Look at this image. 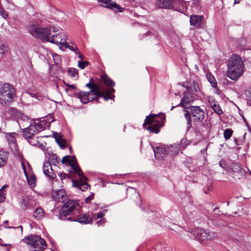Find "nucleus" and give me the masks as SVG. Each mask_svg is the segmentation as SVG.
<instances>
[{"label": "nucleus", "instance_id": "45", "mask_svg": "<svg viewBox=\"0 0 251 251\" xmlns=\"http://www.w3.org/2000/svg\"><path fill=\"white\" fill-rule=\"evenodd\" d=\"M0 15L4 19H6L8 15L3 8L0 6Z\"/></svg>", "mask_w": 251, "mask_h": 251}, {"label": "nucleus", "instance_id": "59", "mask_svg": "<svg viewBox=\"0 0 251 251\" xmlns=\"http://www.w3.org/2000/svg\"><path fill=\"white\" fill-rule=\"evenodd\" d=\"M213 88H214L215 91H216V93L218 94H220L221 92L219 89L218 88L217 86V84H216V86H212Z\"/></svg>", "mask_w": 251, "mask_h": 251}, {"label": "nucleus", "instance_id": "22", "mask_svg": "<svg viewBox=\"0 0 251 251\" xmlns=\"http://www.w3.org/2000/svg\"><path fill=\"white\" fill-rule=\"evenodd\" d=\"M202 20V16L191 15L190 19V24L191 25L199 27L201 25Z\"/></svg>", "mask_w": 251, "mask_h": 251}, {"label": "nucleus", "instance_id": "41", "mask_svg": "<svg viewBox=\"0 0 251 251\" xmlns=\"http://www.w3.org/2000/svg\"><path fill=\"white\" fill-rule=\"evenodd\" d=\"M16 135V133H12V134H11V133H8L7 135H6V137L7 138L10 140L11 142H13L14 143L15 141V135Z\"/></svg>", "mask_w": 251, "mask_h": 251}, {"label": "nucleus", "instance_id": "54", "mask_svg": "<svg viewBox=\"0 0 251 251\" xmlns=\"http://www.w3.org/2000/svg\"><path fill=\"white\" fill-rule=\"evenodd\" d=\"M94 197V194L91 195L90 196L88 197L85 199V202L87 203H89L90 202L91 200H92Z\"/></svg>", "mask_w": 251, "mask_h": 251}, {"label": "nucleus", "instance_id": "39", "mask_svg": "<svg viewBox=\"0 0 251 251\" xmlns=\"http://www.w3.org/2000/svg\"><path fill=\"white\" fill-rule=\"evenodd\" d=\"M6 192L2 189H0V203L3 202L5 200Z\"/></svg>", "mask_w": 251, "mask_h": 251}, {"label": "nucleus", "instance_id": "12", "mask_svg": "<svg viewBox=\"0 0 251 251\" xmlns=\"http://www.w3.org/2000/svg\"><path fill=\"white\" fill-rule=\"evenodd\" d=\"M66 39L67 36L64 32H59L50 36L48 42L56 45L60 44L63 45L64 44L66 43Z\"/></svg>", "mask_w": 251, "mask_h": 251}, {"label": "nucleus", "instance_id": "2", "mask_svg": "<svg viewBox=\"0 0 251 251\" xmlns=\"http://www.w3.org/2000/svg\"><path fill=\"white\" fill-rule=\"evenodd\" d=\"M184 116L187 121V129L189 130L192 127V117L194 123H201L202 126L206 127L205 125L202 123L204 118V111L199 106H190L188 109H184Z\"/></svg>", "mask_w": 251, "mask_h": 251}, {"label": "nucleus", "instance_id": "8", "mask_svg": "<svg viewBox=\"0 0 251 251\" xmlns=\"http://www.w3.org/2000/svg\"><path fill=\"white\" fill-rule=\"evenodd\" d=\"M23 241L34 248H39L44 250L47 248V244L44 239L38 235H30L25 237Z\"/></svg>", "mask_w": 251, "mask_h": 251}, {"label": "nucleus", "instance_id": "48", "mask_svg": "<svg viewBox=\"0 0 251 251\" xmlns=\"http://www.w3.org/2000/svg\"><path fill=\"white\" fill-rule=\"evenodd\" d=\"M21 165H22V168L23 169L25 175L26 176L27 179L28 180V174H27V172L26 171L25 166V164H24V163L23 162H22ZM28 181L29 183L30 182L29 180H28Z\"/></svg>", "mask_w": 251, "mask_h": 251}, {"label": "nucleus", "instance_id": "25", "mask_svg": "<svg viewBox=\"0 0 251 251\" xmlns=\"http://www.w3.org/2000/svg\"><path fill=\"white\" fill-rule=\"evenodd\" d=\"M8 153L3 151H0V168L6 163L8 159Z\"/></svg>", "mask_w": 251, "mask_h": 251}, {"label": "nucleus", "instance_id": "51", "mask_svg": "<svg viewBox=\"0 0 251 251\" xmlns=\"http://www.w3.org/2000/svg\"><path fill=\"white\" fill-rule=\"evenodd\" d=\"M246 97L247 98V100H248V103H249V101L251 102L250 104L251 105V92H248L246 93Z\"/></svg>", "mask_w": 251, "mask_h": 251}, {"label": "nucleus", "instance_id": "15", "mask_svg": "<svg viewBox=\"0 0 251 251\" xmlns=\"http://www.w3.org/2000/svg\"><path fill=\"white\" fill-rule=\"evenodd\" d=\"M183 97L181 100L180 102L176 106H173L172 107L171 110H172L174 108L177 106H181L184 108H187L185 106L186 104L190 103L193 101L194 97L191 92H185L183 93Z\"/></svg>", "mask_w": 251, "mask_h": 251}, {"label": "nucleus", "instance_id": "31", "mask_svg": "<svg viewBox=\"0 0 251 251\" xmlns=\"http://www.w3.org/2000/svg\"><path fill=\"white\" fill-rule=\"evenodd\" d=\"M211 107L218 115H221L223 114V110L218 103L215 105H213Z\"/></svg>", "mask_w": 251, "mask_h": 251}, {"label": "nucleus", "instance_id": "24", "mask_svg": "<svg viewBox=\"0 0 251 251\" xmlns=\"http://www.w3.org/2000/svg\"><path fill=\"white\" fill-rule=\"evenodd\" d=\"M201 213L199 211H193L188 214L189 219L193 222H198L201 218Z\"/></svg>", "mask_w": 251, "mask_h": 251}, {"label": "nucleus", "instance_id": "3", "mask_svg": "<svg viewBox=\"0 0 251 251\" xmlns=\"http://www.w3.org/2000/svg\"><path fill=\"white\" fill-rule=\"evenodd\" d=\"M16 91L13 86L9 83H0V103L8 105L14 101Z\"/></svg>", "mask_w": 251, "mask_h": 251}, {"label": "nucleus", "instance_id": "6", "mask_svg": "<svg viewBox=\"0 0 251 251\" xmlns=\"http://www.w3.org/2000/svg\"><path fill=\"white\" fill-rule=\"evenodd\" d=\"M114 92L115 90L113 88H110L107 89L105 93H103L100 87L95 83L89 92H91L92 97H95L94 100L99 102V99L100 97H102L105 100L114 98V95L112 94Z\"/></svg>", "mask_w": 251, "mask_h": 251}, {"label": "nucleus", "instance_id": "23", "mask_svg": "<svg viewBox=\"0 0 251 251\" xmlns=\"http://www.w3.org/2000/svg\"><path fill=\"white\" fill-rule=\"evenodd\" d=\"M154 156L156 159H162L166 153V151L163 147H156L154 150Z\"/></svg>", "mask_w": 251, "mask_h": 251}, {"label": "nucleus", "instance_id": "20", "mask_svg": "<svg viewBox=\"0 0 251 251\" xmlns=\"http://www.w3.org/2000/svg\"><path fill=\"white\" fill-rule=\"evenodd\" d=\"M175 0H157L156 5L161 8L170 9L173 7Z\"/></svg>", "mask_w": 251, "mask_h": 251}, {"label": "nucleus", "instance_id": "63", "mask_svg": "<svg viewBox=\"0 0 251 251\" xmlns=\"http://www.w3.org/2000/svg\"><path fill=\"white\" fill-rule=\"evenodd\" d=\"M57 142H58V144H59V145L61 147H62V145H61V143H60L59 141H57Z\"/></svg>", "mask_w": 251, "mask_h": 251}, {"label": "nucleus", "instance_id": "53", "mask_svg": "<svg viewBox=\"0 0 251 251\" xmlns=\"http://www.w3.org/2000/svg\"><path fill=\"white\" fill-rule=\"evenodd\" d=\"M53 31L54 32H58V33L63 32V30L59 27H56L53 26Z\"/></svg>", "mask_w": 251, "mask_h": 251}, {"label": "nucleus", "instance_id": "61", "mask_svg": "<svg viewBox=\"0 0 251 251\" xmlns=\"http://www.w3.org/2000/svg\"><path fill=\"white\" fill-rule=\"evenodd\" d=\"M241 0H234V4L239 3Z\"/></svg>", "mask_w": 251, "mask_h": 251}, {"label": "nucleus", "instance_id": "7", "mask_svg": "<svg viewBox=\"0 0 251 251\" xmlns=\"http://www.w3.org/2000/svg\"><path fill=\"white\" fill-rule=\"evenodd\" d=\"M190 233L195 238L201 243L205 241L214 240L217 237L216 233L213 231L207 232L202 228L195 229L192 230Z\"/></svg>", "mask_w": 251, "mask_h": 251}, {"label": "nucleus", "instance_id": "9", "mask_svg": "<svg viewBox=\"0 0 251 251\" xmlns=\"http://www.w3.org/2000/svg\"><path fill=\"white\" fill-rule=\"evenodd\" d=\"M77 204L76 201L69 200L64 204L60 211L59 218L61 220H67V216L74 210Z\"/></svg>", "mask_w": 251, "mask_h": 251}, {"label": "nucleus", "instance_id": "43", "mask_svg": "<svg viewBox=\"0 0 251 251\" xmlns=\"http://www.w3.org/2000/svg\"><path fill=\"white\" fill-rule=\"evenodd\" d=\"M50 161L54 165H56V163H58V158L55 155H52L50 158Z\"/></svg>", "mask_w": 251, "mask_h": 251}, {"label": "nucleus", "instance_id": "29", "mask_svg": "<svg viewBox=\"0 0 251 251\" xmlns=\"http://www.w3.org/2000/svg\"><path fill=\"white\" fill-rule=\"evenodd\" d=\"M207 80L212 86H216L217 81L213 75L211 73H207L206 75Z\"/></svg>", "mask_w": 251, "mask_h": 251}, {"label": "nucleus", "instance_id": "16", "mask_svg": "<svg viewBox=\"0 0 251 251\" xmlns=\"http://www.w3.org/2000/svg\"><path fill=\"white\" fill-rule=\"evenodd\" d=\"M43 170L44 174L50 180H53L56 177V175L52 169L50 163L45 161L43 163Z\"/></svg>", "mask_w": 251, "mask_h": 251}, {"label": "nucleus", "instance_id": "47", "mask_svg": "<svg viewBox=\"0 0 251 251\" xmlns=\"http://www.w3.org/2000/svg\"><path fill=\"white\" fill-rule=\"evenodd\" d=\"M64 84L67 87V88L66 89V91H68L69 89H75L76 88V87L75 85L69 84L66 82H64Z\"/></svg>", "mask_w": 251, "mask_h": 251}, {"label": "nucleus", "instance_id": "21", "mask_svg": "<svg viewBox=\"0 0 251 251\" xmlns=\"http://www.w3.org/2000/svg\"><path fill=\"white\" fill-rule=\"evenodd\" d=\"M69 165L70 166H71L74 171L77 175H80V174H82V171L78 166L75 156H73L71 158H70Z\"/></svg>", "mask_w": 251, "mask_h": 251}, {"label": "nucleus", "instance_id": "1", "mask_svg": "<svg viewBox=\"0 0 251 251\" xmlns=\"http://www.w3.org/2000/svg\"><path fill=\"white\" fill-rule=\"evenodd\" d=\"M245 65L242 58L238 54H232L227 63L226 76L233 81H237L242 76Z\"/></svg>", "mask_w": 251, "mask_h": 251}, {"label": "nucleus", "instance_id": "19", "mask_svg": "<svg viewBox=\"0 0 251 251\" xmlns=\"http://www.w3.org/2000/svg\"><path fill=\"white\" fill-rule=\"evenodd\" d=\"M78 98L80 99L81 102L87 103L89 101L94 100L95 97L92 96L91 92H80L78 94Z\"/></svg>", "mask_w": 251, "mask_h": 251}, {"label": "nucleus", "instance_id": "44", "mask_svg": "<svg viewBox=\"0 0 251 251\" xmlns=\"http://www.w3.org/2000/svg\"><path fill=\"white\" fill-rule=\"evenodd\" d=\"M208 102L209 103L211 107L218 103L217 101H216L215 99L212 97L208 98Z\"/></svg>", "mask_w": 251, "mask_h": 251}, {"label": "nucleus", "instance_id": "14", "mask_svg": "<svg viewBox=\"0 0 251 251\" xmlns=\"http://www.w3.org/2000/svg\"><path fill=\"white\" fill-rule=\"evenodd\" d=\"M53 121V119L51 116L47 117L45 119L40 120L39 122L35 125L37 128L36 131L39 132L45 130L47 128H49L50 126V123Z\"/></svg>", "mask_w": 251, "mask_h": 251}, {"label": "nucleus", "instance_id": "36", "mask_svg": "<svg viewBox=\"0 0 251 251\" xmlns=\"http://www.w3.org/2000/svg\"><path fill=\"white\" fill-rule=\"evenodd\" d=\"M179 147L177 145H174L171 146L169 148V151L172 152V154H175L177 153L179 151Z\"/></svg>", "mask_w": 251, "mask_h": 251}, {"label": "nucleus", "instance_id": "5", "mask_svg": "<svg viewBox=\"0 0 251 251\" xmlns=\"http://www.w3.org/2000/svg\"><path fill=\"white\" fill-rule=\"evenodd\" d=\"M50 28L48 27H40L33 25L28 29V32L34 37L43 41H48L50 34Z\"/></svg>", "mask_w": 251, "mask_h": 251}, {"label": "nucleus", "instance_id": "35", "mask_svg": "<svg viewBox=\"0 0 251 251\" xmlns=\"http://www.w3.org/2000/svg\"><path fill=\"white\" fill-rule=\"evenodd\" d=\"M233 131L231 129L227 128L226 129L224 132V135L225 138L227 140L229 139L232 136Z\"/></svg>", "mask_w": 251, "mask_h": 251}, {"label": "nucleus", "instance_id": "38", "mask_svg": "<svg viewBox=\"0 0 251 251\" xmlns=\"http://www.w3.org/2000/svg\"><path fill=\"white\" fill-rule=\"evenodd\" d=\"M192 90H190V92L192 93V92H198L199 91V87L197 83L193 82V84H192Z\"/></svg>", "mask_w": 251, "mask_h": 251}, {"label": "nucleus", "instance_id": "27", "mask_svg": "<svg viewBox=\"0 0 251 251\" xmlns=\"http://www.w3.org/2000/svg\"><path fill=\"white\" fill-rule=\"evenodd\" d=\"M102 81L106 85L114 87V82L110 79L106 75L104 74L100 76Z\"/></svg>", "mask_w": 251, "mask_h": 251}, {"label": "nucleus", "instance_id": "64", "mask_svg": "<svg viewBox=\"0 0 251 251\" xmlns=\"http://www.w3.org/2000/svg\"><path fill=\"white\" fill-rule=\"evenodd\" d=\"M8 222V221H5L4 222V223H5H5H7Z\"/></svg>", "mask_w": 251, "mask_h": 251}, {"label": "nucleus", "instance_id": "40", "mask_svg": "<svg viewBox=\"0 0 251 251\" xmlns=\"http://www.w3.org/2000/svg\"><path fill=\"white\" fill-rule=\"evenodd\" d=\"M66 48H68L70 50L73 51L75 52L76 51H77V47L75 45L74 46H71L69 45L68 43L66 41V43L64 44V45Z\"/></svg>", "mask_w": 251, "mask_h": 251}, {"label": "nucleus", "instance_id": "26", "mask_svg": "<svg viewBox=\"0 0 251 251\" xmlns=\"http://www.w3.org/2000/svg\"><path fill=\"white\" fill-rule=\"evenodd\" d=\"M33 217L36 220H40L44 217V212L41 207L37 208L33 214Z\"/></svg>", "mask_w": 251, "mask_h": 251}, {"label": "nucleus", "instance_id": "55", "mask_svg": "<svg viewBox=\"0 0 251 251\" xmlns=\"http://www.w3.org/2000/svg\"><path fill=\"white\" fill-rule=\"evenodd\" d=\"M219 164L220 166L222 168H225L226 164L225 163V161L224 160H221L219 162Z\"/></svg>", "mask_w": 251, "mask_h": 251}, {"label": "nucleus", "instance_id": "18", "mask_svg": "<svg viewBox=\"0 0 251 251\" xmlns=\"http://www.w3.org/2000/svg\"><path fill=\"white\" fill-rule=\"evenodd\" d=\"M69 221L78 222L83 224H92V219L87 214H80L76 218L69 217L67 218Z\"/></svg>", "mask_w": 251, "mask_h": 251}, {"label": "nucleus", "instance_id": "52", "mask_svg": "<svg viewBox=\"0 0 251 251\" xmlns=\"http://www.w3.org/2000/svg\"><path fill=\"white\" fill-rule=\"evenodd\" d=\"M58 176L61 180L64 179L66 177L69 176L68 175H67V174L64 173H60L58 175Z\"/></svg>", "mask_w": 251, "mask_h": 251}, {"label": "nucleus", "instance_id": "56", "mask_svg": "<svg viewBox=\"0 0 251 251\" xmlns=\"http://www.w3.org/2000/svg\"><path fill=\"white\" fill-rule=\"evenodd\" d=\"M105 222V219L104 218H101L100 219V220L98 221L97 222V224L98 225V226L102 225Z\"/></svg>", "mask_w": 251, "mask_h": 251}, {"label": "nucleus", "instance_id": "34", "mask_svg": "<svg viewBox=\"0 0 251 251\" xmlns=\"http://www.w3.org/2000/svg\"><path fill=\"white\" fill-rule=\"evenodd\" d=\"M8 47L7 45L0 43V53L4 54L8 52Z\"/></svg>", "mask_w": 251, "mask_h": 251}, {"label": "nucleus", "instance_id": "46", "mask_svg": "<svg viewBox=\"0 0 251 251\" xmlns=\"http://www.w3.org/2000/svg\"><path fill=\"white\" fill-rule=\"evenodd\" d=\"M52 57L55 63L58 64L60 62L61 58L59 55L55 54L52 55Z\"/></svg>", "mask_w": 251, "mask_h": 251}, {"label": "nucleus", "instance_id": "10", "mask_svg": "<svg viewBox=\"0 0 251 251\" xmlns=\"http://www.w3.org/2000/svg\"><path fill=\"white\" fill-rule=\"evenodd\" d=\"M155 117V115L147 116L145 120V122L143 126H145L146 125H149V126L147 127V129L154 133H158L160 130L158 124L153 123V119Z\"/></svg>", "mask_w": 251, "mask_h": 251}, {"label": "nucleus", "instance_id": "28", "mask_svg": "<svg viewBox=\"0 0 251 251\" xmlns=\"http://www.w3.org/2000/svg\"><path fill=\"white\" fill-rule=\"evenodd\" d=\"M230 168L232 172L236 173L240 172L242 169L240 164L237 162L232 163L230 165Z\"/></svg>", "mask_w": 251, "mask_h": 251}, {"label": "nucleus", "instance_id": "58", "mask_svg": "<svg viewBox=\"0 0 251 251\" xmlns=\"http://www.w3.org/2000/svg\"><path fill=\"white\" fill-rule=\"evenodd\" d=\"M75 53L76 54H78V58H79L80 59L82 60L83 59V55L80 53L79 51L77 50V51H76L75 52Z\"/></svg>", "mask_w": 251, "mask_h": 251}, {"label": "nucleus", "instance_id": "32", "mask_svg": "<svg viewBox=\"0 0 251 251\" xmlns=\"http://www.w3.org/2000/svg\"><path fill=\"white\" fill-rule=\"evenodd\" d=\"M106 211V210H104L102 212H100L98 213L93 214L92 216L91 219L97 220L100 218L101 219L105 215V212Z\"/></svg>", "mask_w": 251, "mask_h": 251}, {"label": "nucleus", "instance_id": "13", "mask_svg": "<svg viewBox=\"0 0 251 251\" xmlns=\"http://www.w3.org/2000/svg\"><path fill=\"white\" fill-rule=\"evenodd\" d=\"M101 2V5L106 8L114 10L116 12H121L124 11V8L117 4L112 0H99Z\"/></svg>", "mask_w": 251, "mask_h": 251}, {"label": "nucleus", "instance_id": "11", "mask_svg": "<svg viewBox=\"0 0 251 251\" xmlns=\"http://www.w3.org/2000/svg\"><path fill=\"white\" fill-rule=\"evenodd\" d=\"M79 180H73V186L79 188L82 191L87 189L89 186L87 183V178L84 176L83 173L78 175Z\"/></svg>", "mask_w": 251, "mask_h": 251}, {"label": "nucleus", "instance_id": "50", "mask_svg": "<svg viewBox=\"0 0 251 251\" xmlns=\"http://www.w3.org/2000/svg\"><path fill=\"white\" fill-rule=\"evenodd\" d=\"M94 84L95 83H93V78H91L89 82L86 84V86L90 88L91 90Z\"/></svg>", "mask_w": 251, "mask_h": 251}, {"label": "nucleus", "instance_id": "57", "mask_svg": "<svg viewBox=\"0 0 251 251\" xmlns=\"http://www.w3.org/2000/svg\"><path fill=\"white\" fill-rule=\"evenodd\" d=\"M35 179H36V177H35V176L33 175L30 176V181H31V184H35Z\"/></svg>", "mask_w": 251, "mask_h": 251}, {"label": "nucleus", "instance_id": "4", "mask_svg": "<svg viewBox=\"0 0 251 251\" xmlns=\"http://www.w3.org/2000/svg\"><path fill=\"white\" fill-rule=\"evenodd\" d=\"M19 125L22 128L23 134L24 138L28 141L29 144H32L29 141L37 132V128L35 125H32L29 122V119L26 116H23L19 121ZM33 145V144H32Z\"/></svg>", "mask_w": 251, "mask_h": 251}, {"label": "nucleus", "instance_id": "17", "mask_svg": "<svg viewBox=\"0 0 251 251\" xmlns=\"http://www.w3.org/2000/svg\"><path fill=\"white\" fill-rule=\"evenodd\" d=\"M52 197L56 202H63L67 199L66 193L64 190L56 191L52 194Z\"/></svg>", "mask_w": 251, "mask_h": 251}, {"label": "nucleus", "instance_id": "33", "mask_svg": "<svg viewBox=\"0 0 251 251\" xmlns=\"http://www.w3.org/2000/svg\"><path fill=\"white\" fill-rule=\"evenodd\" d=\"M68 74L74 78L78 77V76L77 70L75 68H70L68 71Z\"/></svg>", "mask_w": 251, "mask_h": 251}, {"label": "nucleus", "instance_id": "49", "mask_svg": "<svg viewBox=\"0 0 251 251\" xmlns=\"http://www.w3.org/2000/svg\"><path fill=\"white\" fill-rule=\"evenodd\" d=\"M70 156H65L63 157L61 160V162L62 164H64L66 162H68L69 163Z\"/></svg>", "mask_w": 251, "mask_h": 251}, {"label": "nucleus", "instance_id": "62", "mask_svg": "<svg viewBox=\"0 0 251 251\" xmlns=\"http://www.w3.org/2000/svg\"><path fill=\"white\" fill-rule=\"evenodd\" d=\"M135 196H136V197H137V198H139V196H139V194L138 193H135Z\"/></svg>", "mask_w": 251, "mask_h": 251}, {"label": "nucleus", "instance_id": "42", "mask_svg": "<svg viewBox=\"0 0 251 251\" xmlns=\"http://www.w3.org/2000/svg\"><path fill=\"white\" fill-rule=\"evenodd\" d=\"M182 86L185 87L188 92H190V90H192V84L188 82H183Z\"/></svg>", "mask_w": 251, "mask_h": 251}, {"label": "nucleus", "instance_id": "60", "mask_svg": "<svg viewBox=\"0 0 251 251\" xmlns=\"http://www.w3.org/2000/svg\"><path fill=\"white\" fill-rule=\"evenodd\" d=\"M11 245L10 244H3L1 242H0V246L2 247H9Z\"/></svg>", "mask_w": 251, "mask_h": 251}, {"label": "nucleus", "instance_id": "30", "mask_svg": "<svg viewBox=\"0 0 251 251\" xmlns=\"http://www.w3.org/2000/svg\"><path fill=\"white\" fill-rule=\"evenodd\" d=\"M20 206L23 210H26L29 208L28 201L25 199H22L20 201Z\"/></svg>", "mask_w": 251, "mask_h": 251}, {"label": "nucleus", "instance_id": "37", "mask_svg": "<svg viewBox=\"0 0 251 251\" xmlns=\"http://www.w3.org/2000/svg\"><path fill=\"white\" fill-rule=\"evenodd\" d=\"M89 62L88 61H78V66L81 69H83L87 66H88Z\"/></svg>", "mask_w": 251, "mask_h": 251}]
</instances>
